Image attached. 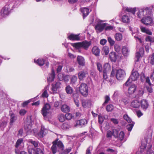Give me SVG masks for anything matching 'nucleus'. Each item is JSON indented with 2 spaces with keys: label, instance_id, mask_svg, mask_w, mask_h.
<instances>
[{
  "label": "nucleus",
  "instance_id": "1",
  "mask_svg": "<svg viewBox=\"0 0 154 154\" xmlns=\"http://www.w3.org/2000/svg\"><path fill=\"white\" fill-rule=\"evenodd\" d=\"M151 10L148 8L140 9L137 13V16L140 18L143 19L145 16L151 14Z\"/></svg>",
  "mask_w": 154,
  "mask_h": 154
},
{
  "label": "nucleus",
  "instance_id": "2",
  "mask_svg": "<svg viewBox=\"0 0 154 154\" xmlns=\"http://www.w3.org/2000/svg\"><path fill=\"white\" fill-rule=\"evenodd\" d=\"M90 45L89 42L85 41L82 42H78L73 43L72 45L76 49H79L82 48L85 50L87 49Z\"/></svg>",
  "mask_w": 154,
  "mask_h": 154
},
{
  "label": "nucleus",
  "instance_id": "3",
  "mask_svg": "<svg viewBox=\"0 0 154 154\" xmlns=\"http://www.w3.org/2000/svg\"><path fill=\"white\" fill-rule=\"evenodd\" d=\"M139 77V74L138 72L137 71L133 70L130 76L125 83V85L126 86L128 85L131 82V79L132 81L137 80Z\"/></svg>",
  "mask_w": 154,
  "mask_h": 154
},
{
  "label": "nucleus",
  "instance_id": "4",
  "mask_svg": "<svg viewBox=\"0 0 154 154\" xmlns=\"http://www.w3.org/2000/svg\"><path fill=\"white\" fill-rule=\"evenodd\" d=\"M151 16L152 11H151L150 14L148 15L141 20V22L146 26L151 25L153 23V21Z\"/></svg>",
  "mask_w": 154,
  "mask_h": 154
},
{
  "label": "nucleus",
  "instance_id": "5",
  "mask_svg": "<svg viewBox=\"0 0 154 154\" xmlns=\"http://www.w3.org/2000/svg\"><path fill=\"white\" fill-rule=\"evenodd\" d=\"M10 4H7L5 5L1 10V14L2 16L4 17L7 15L9 13L10 7H12Z\"/></svg>",
  "mask_w": 154,
  "mask_h": 154
},
{
  "label": "nucleus",
  "instance_id": "6",
  "mask_svg": "<svg viewBox=\"0 0 154 154\" xmlns=\"http://www.w3.org/2000/svg\"><path fill=\"white\" fill-rule=\"evenodd\" d=\"M125 71L122 69H119L116 71V77L119 80H121L123 79L125 76Z\"/></svg>",
  "mask_w": 154,
  "mask_h": 154
},
{
  "label": "nucleus",
  "instance_id": "7",
  "mask_svg": "<svg viewBox=\"0 0 154 154\" xmlns=\"http://www.w3.org/2000/svg\"><path fill=\"white\" fill-rule=\"evenodd\" d=\"M79 91L83 96H86L88 93V87L85 83H82L79 87Z\"/></svg>",
  "mask_w": 154,
  "mask_h": 154
},
{
  "label": "nucleus",
  "instance_id": "8",
  "mask_svg": "<svg viewBox=\"0 0 154 154\" xmlns=\"http://www.w3.org/2000/svg\"><path fill=\"white\" fill-rule=\"evenodd\" d=\"M51 106L48 103L46 104L43 107L42 109V113L44 116H46L49 112V110L50 109Z\"/></svg>",
  "mask_w": 154,
  "mask_h": 154
},
{
  "label": "nucleus",
  "instance_id": "9",
  "mask_svg": "<svg viewBox=\"0 0 154 154\" xmlns=\"http://www.w3.org/2000/svg\"><path fill=\"white\" fill-rule=\"evenodd\" d=\"M61 83L59 82H56L54 83L51 88L52 90V93L55 94L57 93V89L60 88V87Z\"/></svg>",
  "mask_w": 154,
  "mask_h": 154
},
{
  "label": "nucleus",
  "instance_id": "10",
  "mask_svg": "<svg viewBox=\"0 0 154 154\" xmlns=\"http://www.w3.org/2000/svg\"><path fill=\"white\" fill-rule=\"evenodd\" d=\"M144 51L143 48H140L139 51H137L136 54L135 61L138 62L139 61V59L143 55Z\"/></svg>",
  "mask_w": 154,
  "mask_h": 154
},
{
  "label": "nucleus",
  "instance_id": "11",
  "mask_svg": "<svg viewBox=\"0 0 154 154\" xmlns=\"http://www.w3.org/2000/svg\"><path fill=\"white\" fill-rule=\"evenodd\" d=\"M119 131V128L113 129L112 132L108 131L107 134V137H109L113 135L115 137H116L118 136V133Z\"/></svg>",
  "mask_w": 154,
  "mask_h": 154
},
{
  "label": "nucleus",
  "instance_id": "12",
  "mask_svg": "<svg viewBox=\"0 0 154 154\" xmlns=\"http://www.w3.org/2000/svg\"><path fill=\"white\" fill-rule=\"evenodd\" d=\"M28 152L29 154H43V151L38 148H37L36 149H29Z\"/></svg>",
  "mask_w": 154,
  "mask_h": 154
},
{
  "label": "nucleus",
  "instance_id": "13",
  "mask_svg": "<svg viewBox=\"0 0 154 154\" xmlns=\"http://www.w3.org/2000/svg\"><path fill=\"white\" fill-rule=\"evenodd\" d=\"M24 129L27 131H28L31 129L32 124L31 121L29 120L25 121L24 125Z\"/></svg>",
  "mask_w": 154,
  "mask_h": 154
},
{
  "label": "nucleus",
  "instance_id": "14",
  "mask_svg": "<svg viewBox=\"0 0 154 154\" xmlns=\"http://www.w3.org/2000/svg\"><path fill=\"white\" fill-rule=\"evenodd\" d=\"M106 25V23H103L102 24L99 23L96 26L95 29L96 30H97L100 32H101L103 30L104 28Z\"/></svg>",
  "mask_w": 154,
  "mask_h": 154
},
{
  "label": "nucleus",
  "instance_id": "15",
  "mask_svg": "<svg viewBox=\"0 0 154 154\" xmlns=\"http://www.w3.org/2000/svg\"><path fill=\"white\" fill-rule=\"evenodd\" d=\"M88 74V72L86 71H82L78 73V77L79 79L82 80L86 77V75Z\"/></svg>",
  "mask_w": 154,
  "mask_h": 154
},
{
  "label": "nucleus",
  "instance_id": "16",
  "mask_svg": "<svg viewBox=\"0 0 154 154\" xmlns=\"http://www.w3.org/2000/svg\"><path fill=\"white\" fill-rule=\"evenodd\" d=\"M130 14L128 13L123 15L122 18V21L125 23H128L130 22Z\"/></svg>",
  "mask_w": 154,
  "mask_h": 154
},
{
  "label": "nucleus",
  "instance_id": "17",
  "mask_svg": "<svg viewBox=\"0 0 154 154\" xmlns=\"http://www.w3.org/2000/svg\"><path fill=\"white\" fill-rule=\"evenodd\" d=\"M137 89L136 86L133 84L131 85L128 88V93L130 94H134L136 91Z\"/></svg>",
  "mask_w": 154,
  "mask_h": 154
},
{
  "label": "nucleus",
  "instance_id": "18",
  "mask_svg": "<svg viewBox=\"0 0 154 154\" xmlns=\"http://www.w3.org/2000/svg\"><path fill=\"white\" fill-rule=\"evenodd\" d=\"M141 31L142 32L145 33L149 35H152V32L148 28L146 27L141 26L140 27Z\"/></svg>",
  "mask_w": 154,
  "mask_h": 154
},
{
  "label": "nucleus",
  "instance_id": "19",
  "mask_svg": "<svg viewBox=\"0 0 154 154\" xmlns=\"http://www.w3.org/2000/svg\"><path fill=\"white\" fill-rule=\"evenodd\" d=\"M81 12L83 14V16L84 18L86 17L89 14V9L87 7H84L80 9Z\"/></svg>",
  "mask_w": 154,
  "mask_h": 154
},
{
  "label": "nucleus",
  "instance_id": "20",
  "mask_svg": "<svg viewBox=\"0 0 154 154\" xmlns=\"http://www.w3.org/2000/svg\"><path fill=\"white\" fill-rule=\"evenodd\" d=\"M47 133V130L44 127L42 126L41 131L38 134V136L39 137H42L45 136Z\"/></svg>",
  "mask_w": 154,
  "mask_h": 154
},
{
  "label": "nucleus",
  "instance_id": "21",
  "mask_svg": "<svg viewBox=\"0 0 154 154\" xmlns=\"http://www.w3.org/2000/svg\"><path fill=\"white\" fill-rule=\"evenodd\" d=\"M77 61L79 65L84 66L85 65V60L83 57L78 56L77 57Z\"/></svg>",
  "mask_w": 154,
  "mask_h": 154
},
{
  "label": "nucleus",
  "instance_id": "22",
  "mask_svg": "<svg viewBox=\"0 0 154 154\" xmlns=\"http://www.w3.org/2000/svg\"><path fill=\"white\" fill-rule=\"evenodd\" d=\"M109 57L111 60L113 62H115L117 59V56L116 53L114 52H110L109 54Z\"/></svg>",
  "mask_w": 154,
  "mask_h": 154
},
{
  "label": "nucleus",
  "instance_id": "23",
  "mask_svg": "<svg viewBox=\"0 0 154 154\" xmlns=\"http://www.w3.org/2000/svg\"><path fill=\"white\" fill-rule=\"evenodd\" d=\"M17 119V115L14 113H11L10 114V125L12 126L13 125V123L16 121Z\"/></svg>",
  "mask_w": 154,
  "mask_h": 154
},
{
  "label": "nucleus",
  "instance_id": "24",
  "mask_svg": "<svg viewBox=\"0 0 154 154\" xmlns=\"http://www.w3.org/2000/svg\"><path fill=\"white\" fill-rule=\"evenodd\" d=\"M140 102L138 100H136L131 102V106L134 108H138L140 107Z\"/></svg>",
  "mask_w": 154,
  "mask_h": 154
},
{
  "label": "nucleus",
  "instance_id": "25",
  "mask_svg": "<svg viewBox=\"0 0 154 154\" xmlns=\"http://www.w3.org/2000/svg\"><path fill=\"white\" fill-rule=\"evenodd\" d=\"M57 140H54L52 142L53 145L51 147V151L53 154H55L58 151V149L56 145Z\"/></svg>",
  "mask_w": 154,
  "mask_h": 154
},
{
  "label": "nucleus",
  "instance_id": "26",
  "mask_svg": "<svg viewBox=\"0 0 154 154\" xmlns=\"http://www.w3.org/2000/svg\"><path fill=\"white\" fill-rule=\"evenodd\" d=\"M68 38L69 39L71 40H78L80 39L79 35L71 34Z\"/></svg>",
  "mask_w": 154,
  "mask_h": 154
},
{
  "label": "nucleus",
  "instance_id": "27",
  "mask_svg": "<svg viewBox=\"0 0 154 154\" xmlns=\"http://www.w3.org/2000/svg\"><path fill=\"white\" fill-rule=\"evenodd\" d=\"M55 77V74L54 71L53 69H52L51 73L49 75L48 77L47 78L49 82H51L54 80Z\"/></svg>",
  "mask_w": 154,
  "mask_h": 154
},
{
  "label": "nucleus",
  "instance_id": "28",
  "mask_svg": "<svg viewBox=\"0 0 154 154\" xmlns=\"http://www.w3.org/2000/svg\"><path fill=\"white\" fill-rule=\"evenodd\" d=\"M110 69L111 66L108 63H107L104 64L103 72H108L110 71Z\"/></svg>",
  "mask_w": 154,
  "mask_h": 154
},
{
  "label": "nucleus",
  "instance_id": "29",
  "mask_svg": "<svg viewBox=\"0 0 154 154\" xmlns=\"http://www.w3.org/2000/svg\"><path fill=\"white\" fill-rule=\"evenodd\" d=\"M61 110L63 112H66L70 111V108L67 105L64 104L61 106Z\"/></svg>",
  "mask_w": 154,
  "mask_h": 154
},
{
  "label": "nucleus",
  "instance_id": "30",
  "mask_svg": "<svg viewBox=\"0 0 154 154\" xmlns=\"http://www.w3.org/2000/svg\"><path fill=\"white\" fill-rule=\"evenodd\" d=\"M92 52L96 56H99L100 54V49L97 46H94L92 49Z\"/></svg>",
  "mask_w": 154,
  "mask_h": 154
},
{
  "label": "nucleus",
  "instance_id": "31",
  "mask_svg": "<svg viewBox=\"0 0 154 154\" xmlns=\"http://www.w3.org/2000/svg\"><path fill=\"white\" fill-rule=\"evenodd\" d=\"M59 139H57L55 140H57L56 143V145L58 147V148L61 150H63L64 148V146L63 143L60 141H58Z\"/></svg>",
  "mask_w": 154,
  "mask_h": 154
},
{
  "label": "nucleus",
  "instance_id": "32",
  "mask_svg": "<svg viewBox=\"0 0 154 154\" xmlns=\"http://www.w3.org/2000/svg\"><path fill=\"white\" fill-rule=\"evenodd\" d=\"M122 52L124 56H127L129 54V50L127 47L123 46L122 49Z\"/></svg>",
  "mask_w": 154,
  "mask_h": 154
},
{
  "label": "nucleus",
  "instance_id": "33",
  "mask_svg": "<svg viewBox=\"0 0 154 154\" xmlns=\"http://www.w3.org/2000/svg\"><path fill=\"white\" fill-rule=\"evenodd\" d=\"M87 123V121L85 119H81L77 122L76 124L81 126H82Z\"/></svg>",
  "mask_w": 154,
  "mask_h": 154
},
{
  "label": "nucleus",
  "instance_id": "34",
  "mask_svg": "<svg viewBox=\"0 0 154 154\" xmlns=\"http://www.w3.org/2000/svg\"><path fill=\"white\" fill-rule=\"evenodd\" d=\"M141 104L142 107L144 109H146L148 106V104L147 102V101L145 100H143L140 102Z\"/></svg>",
  "mask_w": 154,
  "mask_h": 154
},
{
  "label": "nucleus",
  "instance_id": "35",
  "mask_svg": "<svg viewBox=\"0 0 154 154\" xmlns=\"http://www.w3.org/2000/svg\"><path fill=\"white\" fill-rule=\"evenodd\" d=\"M145 41L147 42H149L151 43L154 42V36L152 37L151 35L147 36L145 38Z\"/></svg>",
  "mask_w": 154,
  "mask_h": 154
},
{
  "label": "nucleus",
  "instance_id": "36",
  "mask_svg": "<svg viewBox=\"0 0 154 154\" xmlns=\"http://www.w3.org/2000/svg\"><path fill=\"white\" fill-rule=\"evenodd\" d=\"M49 85H48L47 86L45 87V89H46L44 91L43 93H42V97L44 98H47L48 96V93L47 89H49Z\"/></svg>",
  "mask_w": 154,
  "mask_h": 154
},
{
  "label": "nucleus",
  "instance_id": "37",
  "mask_svg": "<svg viewBox=\"0 0 154 154\" xmlns=\"http://www.w3.org/2000/svg\"><path fill=\"white\" fill-rule=\"evenodd\" d=\"M34 61L39 66H42L44 64L45 60L42 59H38L36 62H35V60H34Z\"/></svg>",
  "mask_w": 154,
  "mask_h": 154
},
{
  "label": "nucleus",
  "instance_id": "38",
  "mask_svg": "<svg viewBox=\"0 0 154 154\" xmlns=\"http://www.w3.org/2000/svg\"><path fill=\"white\" fill-rule=\"evenodd\" d=\"M115 38L118 41H121L122 39V35L120 33H117L115 35Z\"/></svg>",
  "mask_w": 154,
  "mask_h": 154
},
{
  "label": "nucleus",
  "instance_id": "39",
  "mask_svg": "<svg viewBox=\"0 0 154 154\" xmlns=\"http://www.w3.org/2000/svg\"><path fill=\"white\" fill-rule=\"evenodd\" d=\"M102 51L103 54H104L105 55H108L109 52V47L107 46L104 47L102 49Z\"/></svg>",
  "mask_w": 154,
  "mask_h": 154
},
{
  "label": "nucleus",
  "instance_id": "40",
  "mask_svg": "<svg viewBox=\"0 0 154 154\" xmlns=\"http://www.w3.org/2000/svg\"><path fill=\"white\" fill-rule=\"evenodd\" d=\"M125 11L128 12H131L133 14H134L136 12V8H126Z\"/></svg>",
  "mask_w": 154,
  "mask_h": 154
},
{
  "label": "nucleus",
  "instance_id": "41",
  "mask_svg": "<svg viewBox=\"0 0 154 154\" xmlns=\"http://www.w3.org/2000/svg\"><path fill=\"white\" fill-rule=\"evenodd\" d=\"M59 121L61 122H63L65 120V117L63 114H60L58 116Z\"/></svg>",
  "mask_w": 154,
  "mask_h": 154
},
{
  "label": "nucleus",
  "instance_id": "42",
  "mask_svg": "<svg viewBox=\"0 0 154 154\" xmlns=\"http://www.w3.org/2000/svg\"><path fill=\"white\" fill-rule=\"evenodd\" d=\"M66 91L67 94H71L72 93L73 90L72 88L68 85L66 88Z\"/></svg>",
  "mask_w": 154,
  "mask_h": 154
},
{
  "label": "nucleus",
  "instance_id": "43",
  "mask_svg": "<svg viewBox=\"0 0 154 154\" xmlns=\"http://www.w3.org/2000/svg\"><path fill=\"white\" fill-rule=\"evenodd\" d=\"M118 137L119 139L121 141L123 140L124 138L125 137V134L124 132L122 131H121L119 135L118 134V136L117 137Z\"/></svg>",
  "mask_w": 154,
  "mask_h": 154
},
{
  "label": "nucleus",
  "instance_id": "44",
  "mask_svg": "<svg viewBox=\"0 0 154 154\" xmlns=\"http://www.w3.org/2000/svg\"><path fill=\"white\" fill-rule=\"evenodd\" d=\"M124 119L128 123H131L132 121L131 119L128 116L127 114H125L123 116Z\"/></svg>",
  "mask_w": 154,
  "mask_h": 154
},
{
  "label": "nucleus",
  "instance_id": "45",
  "mask_svg": "<svg viewBox=\"0 0 154 154\" xmlns=\"http://www.w3.org/2000/svg\"><path fill=\"white\" fill-rule=\"evenodd\" d=\"M7 124V122L5 121H2L0 123V128L1 130H3L6 127Z\"/></svg>",
  "mask_w": 154,
  "mask_h": 154
},
{
  "label": "nucleus",
  "instance_id": "46",
  "mask_svg": "<svg viewBox=\"0 0 154 154\" xmlns=\"http://www.w3.org/2000/svg\"><path fill=\"white\" fill-rule=\"evenodd\" d=\"M152 147L151 144H149V146H148V150L147 151L146 154H154V152L151 149Z\"/></svg>",
  "mask_w": 154,
  "mask_h": 154
},
{
  "label": "nucleus",
  "instance_id": "47",
  "mask_svg": "<svg viewBox=\"0 0 154 154\" xmlns=\"http://www.w3.org/2000/svg\"><path fill=\"white\" fill-rule=\"evenodd\" d=\"M134 123L132 122L131 123L129 124L127 126V128L129 131H131L132 130L134 125Z\"/></svg>",
  "mask_w": 154,
  "mask_h": 154
},
{
  "label": "nucleus",
  "instance_id": "48",
  "mask_svg": "<svg viewBox=\"0 0 154 154\" xmlns=\"http://www.w3.org/2000/svg\"><path fill=\"white\" fill-rule=\"evenodd\" d=\"M143 91L142 89L139 90L136 95V97L137 98H139L140 97L142 96L143 94Z\"/></svg>",
  "mask_w": 154,
  "mask_h": 154
},
{
  "label": "nucleus",
  "instance_id": "49",
  "mask_svg": "<svg viewBox=\"0 0 154 154\" xmlns=\"http://www.w3.org/2000/svg\"><path fill=\"white\" fill-rule=\"evenodd\" d=\"M113 109V106L112 105H107L106 107V109L108 112L111 111Z\"/></svg>",
  "mask_w": 154,
  "mask_h": 154
},
{
  "label": "nucleus",
  "instance_id": "50",
  "mask_svg": "<svg viewBox=\"0 0 154 154\" xmlns=\"http://www.w3.org/2000/svg\"><path fill=\"white\" fill-rule=\"evenodd\" d=\"M115 51L118 52L121 50V48L120 45L118 44H116L114 46Z\"/></svg>",
  "mask_w": 154,
  "mask_h": 154
},
{
  "label": "nucleus",
  "instance_id": "51",
  "mask_svg": "<svg viewBox=\"0 0 154 154\" xmlns=\"http://www.w3.org/2000/svg\"><path fill=\"white\" fill-rule=\"evenodd\" d=\"M97 65L98 70L100 72H102L103 68L101 64L100 63H98Z\"/></svg>",
  "mask_w": 154,
  "mask_h": 154
},
{
  "label": "nucleus",
  "instance_id": "52",
  "mask_svg": "<svg viewBox=\"0 0 154 154\" xmlns=\"http://www.w3.org/2000/svg\"><path fill=\"white\" fill-rule=\"evenodd\" d=\"M70 127V126L69 124L64 123L63 124L62 126V128L63 129H67L69 128Z\"/></svg>",
  "mask_w": 154,
  "mask_h": 154
},
{
  "label": "nucleus",
  "instance_id": "53",
  "mask_svg": "<svg viewBox=\"0 0 154 154\" xmlns=\"http://www.w3.org/2000/svg\"><path fill=\"white\" fill-rule=\"evenodd\" d=\"M77 79V78L76 76H72L71 79V83L73 84H75V82H76Z\"/></svg>",
  "mask_w": 154,
  "mask_h": 154
},
{
  "label": "nucleus",
  "instance_id": "54",
  "mask_svg": "<svg viewBox=\"0 0 154 154\" xmlns=\"http://www.w3.org/2000/svg\"><path fill=\"white\" fill-rule=\"evenodd\" d=\"M72 117V114L70 113H66L65 115V117L67 120H70Z\"/></svg>",
  "mask_w": 154,
  "mask_h": 154
},
{
  "label": "nucleus",
  "instance_id": "55",
  "mask_svg": "<svg viewBox=\"0 0 154 154\" xmlns=\"http://www.w3.org/2000/svg\"><path fill=\"white\" fill-rule=\"evenodd\" d=\"M105 101L103 103V105H104L105 104L107 103L110 100V97L109 96L106 95L105 97Z\"/></svg>",
  "mask_w": 154,
  "mask_h": 154
},
{
  "label": "nucleus",
  "instance_id": "56",
  "mask_svg": "<svg viewBox=\"0 0 154 154\" xmlns=\"http://www.w3.org/2000/svg\"><path fill=\"white\" fill-rule=\"evenodd\" d=\"M29 142L32 144H33L35 147H36L38 145V143L37 142L30 140Z\"/></svg>",
  "mask_w": 154,
  "mask_h": 154
},
{
  "label": "nucleus",
  "instance_id": "57",
  "mask_svg": "<svg viewBox=\"0 0 154 154\" xmlns=\"http://www.w3.org/2000/svg\"><path fill=\"white\" fill-rule=\"evenodd\" d=\"M108 40L110 45H113L114 44L115 41L111 37H108Z\"/></svg>",
  "mask_w": 154,
  "mask_h": 154
},
{
  "label": "nucleus",
  "instance_id": "58",
  "mask_svg": "<svg viewBox=\"0 0 154 154\" xmlns=\"http://www.w3.org/2000/svg\"><path fill=\"white\" fill-rule=\"evenodd\" d=\"M150 63L152 65H154V53L150 56Z\"/></svg>",
  "mask_w": 154,
  "mask_h": 154
},
{
  "label": "nucleus",
  "instance_id": "59",
  "mask_svg": "<svg viewBox=\"0 0 154 154\" xmlns=\"http://www.w3.org/2000/svg\"><path fill=\"white\" fill-rule=\"evenodd\" d=\"M22 141L23 140L22 139H20L18 140H17L16 144V148L17 147L19 146V145L21 144Z\"/></svg>",
  "mask_w": 154,
  "mask_h": 154
},
{
  "label": "nucleus",
  "instance_id": "60",
  "mask_svg": "<svg viewBox=\"0 0 154 154\" xmlns=\"http://www.w3.org/2000/svg\"><path fill=\"white\" fill-rule=\"evenodd\" d=\"M26 110L24 109H22L20 111L19 114L21 116H23L26 113Z\"/></svg>",
  "mask_w": 154,
  "mask_h": 154
},
{
  "label": "nucleus",
  "instance_id": "61",
  "mask_svg": "<svg viewBox=\"0 0 154 154\" xmlns=\"http://www.w3.org/2000/svg\"><path fill=\"white\" fill-rule=\"evenodd\" d=\"M110 120L115 124H117L119 123V121L117 119L112 118Z\"/></svg>",
  "mask_w": 154,
  "mask_h": 154
},
{
  "label": "nucleus",
  "instance_id": "62",
  "mask_svg": "<svg viewBox=\"0 0 154 154\" xmlns=\"http://www.w3.org/2000/svg\"><path fill=\"white\" fill-rule=\"evenodd\" d=\"M119 92L118 91H115L114 94L113 95V97H116L119 96Z\"/></svg>",
  "mask_w": 154,
  "mask_h": 154
},
{
  "label": "nucleus",
  "instance_id": "63",
  "mask_svg": "<svg viewBox=\"0 0 154 154\" xmlns=\"http://www.w3.org/2000/svg\"><path fill=\"white\" fill-rule=\"evenodd\" d=\"M103 121V119L102 116H99L98 117L99 122L100 124H101Z\"/></svg>",
  "mask_w": 154,
  "mask_h": 154
},
{
  "label": "nucleus",
  "instance_id": "64",
  "mask_svg": "<svg viewBox=\"0 0 154 154\" xmlns=\"http://www.w3.org/2000/svg\"><path fill=\"white\" fill-rule=\"evenodd\" d=\"M107 42V41L105 39H103L100 40V43L102 45H104L106 44Z\"/></svg>",
  "mask_w": 154,
  "mask_h": 154
}]
</instances>
